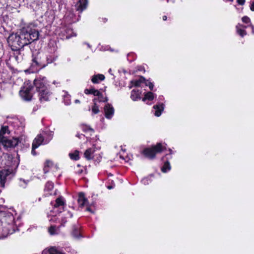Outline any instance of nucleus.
<instances>
[{"label": "nucleus", "instance_id": "nucleus-1", "mask_svg": "<svg viewBox=\"0 0 254 254\" xmlns=\"http://www.w3.org/2000/svg\"><path fill=\"white\" fill-rule=\"evenodd\" d=\"M40 36L38 30L29 27L21 30L19 34L12 33L7 38V43L11 50L23 48L37 40Z\"/></svg>", "mask_w": 254, "mask_h": 254}, {"label": "nucleus", "instance_id": "nucleus-2", "mask_svg": "<svg viewBox=\"0 0 254 254\" xmlns=\"http://www.w3.org/2000/svg\"><path fill=\"white\" fill-rule=\"evenodd\" d=\"M14 218L13 214L8 211L0 210V234L1 238L6 237L9 234H12L17 228L14 225Z\"/></svg>", "mask_w": 254, "mask_h": 254}, {"label": "nucleus", "instance_id": "nucleus-3", "mask_svg": "<svg viewBox=\"0 0 254 254\" xmlns=\"http://www.w3.org/2000/svg\"><path fill=\"white\" fill-rule=\"evenodd\" d=\"M47 83V77L41 75L34 81V84L39 93V100L41 102L48 100Z\"/></svg>", "mask_w": 254, "mask_h": 254}, {"label": "nucleus", "instance_id": "nucleus-4", "mask_svg": "<svg viewBox=\"0 0 254 254\" xmlns=\"http://www.w3.org/2000/svg\"><path fill=\"white\" fill-rule=\"evenodd\" d=\"M163 150V146L161 143H157L156 145L152 146L150 148H146L142 151V154L148 159L155 158L156 154L160 153Z\"/></svg>", "mask_w": 254, "mask_h": 254}, {"label": "nucleus", "instance_id": "nucleus-5", "mask_svg": "<svg viewBox=\"0 0 254 254\" xmlns=\"http://www.w3.org/2000/svg\"><path fill=\"white\" fill-rule=\"evenodd\" d=\"M48 64V56L43 53H38L36 57L32 60L31 66H36L41 69L45 67Z\"/></svg>", "mask_w": 254, "mask_h": 254}, {"label": "nucleus", "instance_id": "nucleus-6", "mask_svg": "<svg viewBox=\"0 0 254 254\" xmlns=\"http://www.w3.org/2000/svg\"><path fill=\"white\" fill-rule=\"evenodd\" d=\"M33 86L29 81L24 82V86L19 92L22 98L25 101L31 100L32 97Z\"/></svg>", "mask_w": 254, "mask_h": 254}, {"label": "nucleus", "instance_id": "nucleus-7", "mask_svg": "<svg viewBox=\"0 0 254 254\" xmlns=\"http://www.w3.org/2000/svg\"><path fill=\"white\" fill-rule=\"evenodd\" d=\"M19 142L18 138H9V136L0 140V143L5 148H13L15 147Z\"/></svg>", "mask_w": 254, "mask_h": 254}, {"label": "nucleus", "instance_id": "nucleus-8", "mask_svg": "<svg viewBox=\"0 0 254 254\" xmlns=\"http://www.w3.org/2000/svg\"><path fill=\"white\" fill-rule=\"evenodd\" d=\"M60 35L61 38L64 40H67L72 37L76 36V33L73 32V29L70 26L62 27L61 28Z\"/></svg>", "mask_w": 254, "mask_h": 254}, {"label": "nucleus", "instance_id": "nucleus-9", "mask_svg": "<svg viewBox=\"0 0 254 254\" xmlns=\"http://www.w3.org/2000/svg\"><path fill=\"white\" fill-rule=\"evenodd\" d=\"M44 141V137L43 136L40 134L38 135L34 140L33 141L32 143V150H31V153L33 155H35L36 154V153L35 152V149L38 148L40 145L42 144V143Z\"/></svg>", "mask_w": 254, "mask_h": 254}, {"label": "nucleus", "instance_id": "nucleus-10", "mask_svg": "<svg viewBox=\"0 0 254 254\" xmlns=\"http://www.w3.org/2000/svg\"><path fill=\"white\" fill-rule=\"evenodd\" d=\"M12 172V169H7L0 170V184L2 187H4V184L7 177Z\"/></svg>", "mask_w": 254, "mask_h": 254}, {"label": "nucleus", "instance_id": "nucleus-11", "mask_svg": "<svg viewBox=\"0 0 254 254\" xmlns=\"http://www.w3.org/2000/svg\"><path fill=\"white\" fill-rule=\"evenodd\" d=\"M12 51H13V56L15 61L18 63L22 62L24 56V55L22 52L23 51V48L12 50Z\"/></svg>", "mask_w": 254, "mask_h": 254}, {"label": "nucleus", "instance_id": "nucleus-12", "mask_svg": "<svg viewBox=\"0 0 254 254\" xmlns=\"http://www.w3.org/2000/svg\"><path fill=\"white\" fill-rule=\"evenodd\" d=\"M105 117L108 119H111L114 114V108L111 104L107 103L104 107Z\"/></svg>", "mask_w": 254, "mask_h": 254}, {"label": "nucleus", "instance_id": "nucleus-13", "mask_svg": "<svg viewBox=\"0 0 254 254\" xmlns=\"http://www.w3.org/2000/svg\"><path fill=\"white\" fill-rule=\"evenodd\" d=\"M95 149V147L93 146L92 147L86 149L84 154L85 158L88 160L93 159V154L96 151Z\"/></svg>", "mask_w": 254, "mask_h": 254}, {"label": "nucleus", "instance_id": "nucleus-14", "mask_svg": "<svg viewBox=\"0 0 254 254\" xmlns=\"http://www.w3.org/2000/svg\"><path fill=\"white\" fill-rule=\"evenodd\" d=\"M87 0H78L76 4V9L78 11L82 12L86 8L87 5Z\"/></svg>", "mask_w": 254, "mask_h": 254}, {"label": "nucleus", "instance_id": "nucleus-15", "mask_svg": "<svg viewBox=\"0 0 254 254\" xmlns=\"http://www.w3.org/2000/svg\"><path fill=\"white\" fill-rule=\"evenodd\" d=\"M10 133V131L9 130L8 126H5L1 127L0 130V140L9 136Z\"/></svg>", "mask_w": 254, "mask_h": 254}, {"label": "nucleus", "instance_id": "nucleus-16", "mask_svg": "<svg viewBox=\"0 0 254 254\" xmlns=\"http://www.w3.org/2000/svg\"><path fill=\"white\" fill-rule=\"evenodd\" d=\"M87 202V199L85 197L83 192H80L78 194V203L80 207H83Z\"/></svg>", "mask_w": 254, "mask_h": 254}, {"label": "nucleus", "instance_id": "nucleus-17", "mask_svg": "<svg viewBox=\"0 0 254 254\" xmlns=\"http://www.w3.org/2000/svg\"><path fill=\"white\" fill-rule=\"evenodd\" d=\"M153 108L155 110L154 115L156 117H159L162 114V112L164 108V105L162 103L158 105H155L153 106Z\"/></svg>", "mask_w": 254, "mask_h": 254}, {"label": "nucleus", "instance_id": "nucleus-18", "mask_svg": "<svg viewBox=\"0 0 254 254\" xmlns=\"http://www.w3.org/2000/svg\"><path fill=\"white\" fill-rule=\"evenodd\" d=\"M51 204L54 207L57 208L60 206H64V202L62 196H59L56 198L55 202H51Z\"/></svg>", "mask_w": 254, "mask_h": 254}, {"label": "nucleus", "instance_id": "nucleus-19", "mask_svg": "<svg viewBox=\"0 0 254 254\" xmlns=\"http://www.w3.org/2000/svg\"><path fill=\"white\" fill-rule=\"evenodd\" d=\"M84 93L86 94H93L99 97L102 96V93L94 88L85 89L84 90Z\"/></svg>", "mask_w": 254, "mask_h": 254}, {"label": "nucleus", "instance_id": "nucleus-20", "mask_svg": "<svg viewBox=\"0 0 254 254\" xmlns=\"http://www.w3.org/2000/svg\"><path fill=\"white\" fill-rule=\"evenodd\" d=\"M246 27H247L246 26H244L243 25L240 24H238L236 26V28L237 29V32L241 37H244L247 34V32L245 30L242 29L246 28Z\"/></svg>", "mask_w": 254, "mask_h": 254}, {"label": "nucleus", "instance_id": "nucleus-21", "mask_svg": "<svg viewBox=\"0 0 254 254\" xmlns=\"http://www.w3.org/2000/svg\"><path fill=\"white\" fill-rule=\"evenodd\" d=\"M141 92L138 90L133 89L132 90L130 98L133 101H136L140 98Z\"/></svg>", "mask_w": 254, "mask_h": 254}, {"label": "nucleus", "instance_id": "nucleus-22", "mask_svg": "<svg viewBox=\"0 0 254 254\" xmlns=\"http://www.w3.org/2000/svg\"><path fill=\"white\" fill-rule=\"evenodd\" d=\"M104 79L105 76L103 74H98L92 77L91 81L93 83H98L99 81H103Z\"/></svg>", "mask_w": 254, "mask_h": 254}, {"label": "nucleus", "instance_id": "nucleus-23", "mask_svg": "<svg viewBox=\"0 0 254 254\" xmlns=\"http://www.w3.org/2000/svg\"><path fill=\"white\" fill-rule=\"evenodd\" d=\"M59 232V227H56V226H51L49 228V232L51 235L58 234Z\"/></svg>", "mask_w": 254, "mask_h": 254}, {"label": "nucleus", "instance_id": "nucleus-24", "mask_svg": "<svg viewBox=\"0 0 254 254\" xmlns=\"http://www.w3.org/2000/svg\"><path fill=\"white\" fill-rule=\"evenodd\" d=\"M145 82V78L143 76H140L138 80L132 81L131 83L134 84L135 86H139L141 83Z\"/></svg>", "mask_w": 254, "mask_h": 254}, {"label": "nucleus", "instance_id": "nucleus-25", "mask_svg": "<svg viewBox=\"0 0 254 254\" xmlns=\"http://www.w3.org/2000/svg\"><path fill=\"white\" fill-rule=\"evenodd\" d=\"M154 99V94L153 93L151 92H148L146 93L144 97L143 98L142 100L145 101L146 100H148L149 101H152Z\"/></svg>", "mask_w": 254, "mask_h": 254}, {"label": "nucleus", "instance_id": "nucleus-26", "mask_svg": "<svg viewBox=\"0 0 254 254\" xmlns=\"http://www.w3.org/2000/svg\"><path fill=\"white\" fill-rule=\"evenodd\" d=\"M96 99H94V105L92 107V112L93 114H97L99 112V107L97 106V103H96Z\"/></svg>", "mask_w": 254, "mask_h": 254}, {"label": "nucleus", "instance_id": "nucleus-27", "mask_svg": "<svg viewBox=\"0 0 254 254\" xmlns=\"http://www.w3.org/2000/svg\"><path fill=\"white\" fill-rule=\"evenodd\" d=\"M79 153L78 151L76 150L73 153H69V156L71 159L78 160L79 159Z\"/></svg>", "mask_w": 254, "mask_h": 254}, {"label": "nucleus", "instance_id": "nucleus-28", "mask_svg": "<svg viewBox=\"0 0 254 254\" xmlns=\"http://www.w3.org/2000/svg\"><path fill=\"white\" fill-rule=\"evenodd\" d=\"M170 169H171V166H170V163H169V162L168 161H166L164 163V164L163 166V167H162L161 171L163 173H166L168 171H169Z\"/></svg>", "mask_w": 254, "mask_h": 254}, {"label": "nucleus", "instance_id": "nucleus-29", "mask_svg": "<svg viewBox=\"0 0 254 254\" xmlns=\"http://www.w3.org/2000/svg\"><path fill=\"white\" fill-rule=\"evenodd\" d=\"M49 254H63L55 247H51L49 249Z\"/></svg>", "mask_w": 254, "mask_h": 254}, {"label": "nucleus", "instance_id": "nucleus-30", "mask_svg": "<svg viewBox=\"0 0 254 254\" xmlns=\"http://www.w3.org/2000/svg\"><path fill=\"white\" fill-rule=\"evenodd\" d=\"M73 236L75 238H79L80 236L79 231L77 228H74L72 232Z\"/></svg>", "mask_w": 254, "mask_h": 254}, {"label": "nucleus", "instance_id": "nucleus-31", "mask_svg": "<svg viewBox=\"0 0 254 254\" xmlns=\"http://www.w3.org/2000/svg\"><path fill=\"white\" fill-rule=\"evenodd\" d=\"M96 100H98L100 102H105L108 101V99L107 97H104L103 95L102 94V96L98 97L97 98H96Z\"/></svg>", "mask_w": 254, "mask_h": 254}, {"label": "nucleus", "instance_id": "nucleus-32", "mask_svg": "<svg viewBox=\"0 0 254 254\" xmlns=\"http://www.w3.org/2000/svg\"><path fill=\"white\" fill-rule=\"evenodd\" d=\"M6 156H7V159H8V162L6 163V165L7 166H12V162L11 163H10L9 161H11L12 160V156L11 155H6Z\"/></svg>", "mask_w": 254, "mask_h": 254}, {"label": "nucleus", "instance_id": "nucleus-33", "mask_svg": "<svg viewBox=\"0 0 254 254\" xmlns=\"http://www.w3.org/2000/svg\"><path fill=\"white\" fill-rule=\"evenodd\" d=\"M242 21L245 23H248L250 22V21H251L249 17H248L247 16H245L243 17L242 18Z\"/></svg>", "mask_w": 254, "mask_h": 254}, {"label": "nucleus", "instance_id": "nucleus-34", "mask_svg": "<svg viewBox=\"0 0 254 254\" xmlns=\"http://www.w3.org/2000/svg\"><path fill=\"white\" fill-rule=\"evenodd\" d=\"M144 83H145V85L146 86H148L149 87V89L151 90H152L153 89L154 85L152 83L150 82H147L146 80H145V82H144Z\"/></svg>", "mask_w": 254, "mask_h": 254}, {"label": "nucleus", "instance_id": "nucleus-35", "mask_svg": "<svg viewBox=\"0 0 254 254\" xmlns=\"http://www.w3.org/2000/svg\"><path fill=\"white\" fill-rule=\"evenodd\" d=\"M47 167H48V160H46L45 162L44 167V169H43V171H44L45 174H46L47 172V171H48Z\"/></svg>", "mask_w": 254, "mask_h": 254}, {"label": "nucleus", "instance_id": "nucleus-36", "mask_svg": "<svg viewBox=\"0 0 254 254\" xmlns=\"http://www.w3.org/2000/svg\"><path fill=\"white\" fill-rule=\"evenodd\" d=\"M83 130L84 131H86L87 130H89V131H91L92 132H93L94 131V130L91 128V127H85L83 128Z\"/></svg>", "mask_w": 254, "mask_h": 254}, {"label": "nucleus", "instance_id": "nucleus-37", "mask_svg": "<svg viewBox=\"0 0 254 254\" xmlns=\"http://www.w3.org/2000/svg\"><path fill=\"white\" fill-rule=\"evenodd\" d=\"M54 188V184L52 182H49V191Z\"/></svg>", "mask_w": 254, "mask_h": 254}, {"label": "nucleus", "instance_id": "nucleus-38", "mask_svg": "<svg viewBox=\"0 0 254 254\" xmlns=\"http://www.w3.org/2000/svg\"><path fill=\"white\" fill-rule=\"evenodd\" d=\"M237 2L239 4L243 5L245 2V0H237Z\"/></svg>", "mask_w": 254, "mask_h": 254}, {"label": "nucleus", "instance_id": "nucleus-39", "mask_svg": "<svg viewBox=\"0 0 254 254\" xmlns=\"http://www.w3.org/2000/svg\"><path fill=\"white\" fill-rule=\"evenodd\" d=\"M53 133H52V132L49 133V140L52 139L53 138Z\"/></svg>", "mask_w": 254, "mask_h": 254}, {"label": "nucleus", "instance_id": "nucleus-40", "mask_svg": "<svg viewBox=\"0 0 254 254\" xmlns=\"http://www.w3.org/2000/svg\"><path fill=\"white\" fill-rule=\"evenodd\" d=\"M42 254H48V250L47 249L44 250L42 253Z\"/></svg>", "mask_w": 254, "mask_h": 254}, {"label": "nucleus", "instance_id": "nucleus-41", "mask_svg": "<svg viewBox=\"0 0 254 254\" xmlns=\"http://www.w3.org/2000/svg\"><path fill=\"white\" fill-rule=\"evenodd\" d=\"M250 8L252 11H254V2L251 4Z\"/></svg>", "mask_w": 254, "mask_h": 254}, {"label": "nucleus", "instance_id": "nucleus-42", "mask_svg": "<svg viewBox=\"0 0 254 254\" xmlns=\"http://www.w3.org/2000/svg\"><path fill=\"white\" fill-rule=\"evenodd\" d=\"M57 191H58V190L57 189H56L55 190H54V192L53 193V195H56L57 194ZM49 194L50 195H52L53 193H49Z\"/></svg>", "mask_w": 254, "mask_h": 254}, {"label": "nucleus", "instance_id": "nucleus-43", "mask_svg": "<svg viewBox=\"0 0 254 254\" xmlns=\"http://www.w3.org/2000/svg\"><path fill=\"white\" fill-rule=\"evenodd\" d=\"M20 181H21V182H23L25 185H26V184H27V183H26V182L25 180H22V179H20ZM20 186H21L22 187H23V185H21V184L20 185ZM25 186H26V185H25ZM25 187V186H23V187Z\"/></svg>", "mask_w": 254, "mask_h": 254}, {"label": "nucleus", "instance_id": "nucleus-44", "mask_svg": "<svg viewBox=\"0 0 254 254\" xmlns=\"http://www.w3.org/2000/svg\"><path fill=\"white\" fill-rule=\"evenodd\" d=\"M86 210L87 211H88L89 212H91V213H93V212L91 210V209H90V207H87V208H86Z\"/></svg>", "mask_w": 254, "mask_h": 254}, {"label": "nucleus", "instance_id": "nucleus-45", "mask_svg": "<svg viewBox=\"0 0 254 254\" xmlns=\"http://www.w3.org/2000/svg\"><path fill=\"white\" fill-rule=\"evenodd\" d=\"M82 135V134H80L79 133H77L76 135V136L78 137V138H80L81 137V136Z\"/></svg>", "mask_w": 254, "mask_h": 254}, {"label": "nucleus", "instance_id": "nucleus-46", "mask_svg": "<svg viewBox=\"0 0 254 254\" xmlns=\"http://www.w3.org/2000/svg\"><path fill=\"white\" fill-rule=\"evenodd\" d=\"M167 18V16L166 15H164V16H163V20H164V21L166 20Z\"/></svg>", "mask_w": 254, "mask_h": 254}, {"label": "nucleus", "instance_id": "nucleus-47", "mask_svg": "<svg viewBox=\"0 0 254 254\" xmlns=\"http://www.w3.org/2000/svg\"><path fill=\"white\" fill-rule=\"evenodd\" d=\"M68 214H69V217H70V218H71V217H72L73 215H72V214L71 212H68Z\"/></svg>", "mask_w": 254, "mask_h": 254}, {"label": "nucleus", "instance_id": "nucleus-48", "mask_svg": "<svg viewBox=\"0 0 254 254\" xmlns=\"http://www.w3.org/2000/svg\"><path fill=\"white\" fill-rule=\"evenodd\" d=\"M75 102L76 103H80V101L78 99H76V100H75Z\"/></svg>", "mask_w": 254, "mask_h": 254}, {"label": "nucleus", "instance_id": "nucleus-49", "mask_svg": "<svg viewBox=\"0 0 254 254\" xmlns=\"http://www.w3.org/2000/svg\"><path fill=\"white\" fill-rule=\"evenodd\" d=\"M113 188V187L111 186H109L108 187V189H109V190H111Z\"/></svg>", "mask_w": 254, "mask_h": 254}, {"label": "nucleus", "instance_id": "nucleus-50", "mask_svg": "<svg viewBox=\"0 0 254 254\" xmlns=\"http://www.w3.org/2000/svg\"><path fill=\"white\" fill-rule=\"evenodd\" d=\"M252 30H253V33L254 34V27L253 25H252Z\"/></svg>", "mask_w": 254, "mask_h": 254}, {"label": "nucleus", "instance_id": "nucleus-51", "mask_svg": "<svg viewBox=\"0 0 254 254\" xmlns=\"http://www.w3.org/2000/svg\"><path fill=\"white\" fill-rule=\"evenodd\" d=\"M52 163H51L50 162V161H49V165H48V166H49V168H50L51 167V164H52Z\"/></svg>", "mask_w": 254, "mask_h": 254}, {"label": "nucleus", "instance_id": "nucleus-52", "mask_svg": "<svg viewBox=\"0 0 254 254\" xmlns=\"http://www.w3.org/2000/svg\"><path fill=\"white\" fill-rule=\"evenodd\" d=\"M146 181H147V179H143V180H142V181L143 182H144V183H145V182Z\"/></svg>", "mask_w": 254, "mask_h": 254}, {"label": "nucleus", "instance_id": "nucleus-53", "mask_svg": "<svg viewBox=\"0 0 254 254\" xmlns=\"http://www.w3.org/2000/svg\"><path fill=\"white\" fill-rule=\"evenodd\" d=\"M111 71H112V69H111V68H110V69H109V73H110L111 74H112V73H111Z\"/></svg>", "mask_w": 254, "mask_h": 254}, {"label": "nucleus", "instance_id": "nucleus-54", "mask_svg": "<svg viewBox=\"0 0 254 254\" xmlns=\"http://www.w3.org/2000/svg\"><path fill=\"white\" fill-rule=\"evenodd\" d=\"M87 46H88V47H90V46L89 44H87Z\"/></svg>", "mask_w": 254, "mask_h": 254}, {"label": "nucleus", "instance_id": "nucleus-55", "mask_svg": "<svg viewBox=\"0 0 254 254\" xmlns=\"http://www.w3.org/2000/svg\"><path fill=\"white\" fill-rule=\"evenodd\" d=\"M55 168H56V169H58V167L56 166H55Z\"/></svg>", "mask_w": 254, "mask_h": 254}, {"label": "nucleus", "instance_id": "nucleus-56", "mask_svg": "<svg viewBox=\"0 0 254 254\" xmlns=\"http://www.w3.org/2000/svg\"><path fill=\"white\" fill-rule=\"evenodd\" d=\"M169 151H170V152L171 153L172 150H171L170 149H169Z\"/></svg>", "mask_w": 254, "mask_h": 254}]
</instances>
